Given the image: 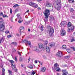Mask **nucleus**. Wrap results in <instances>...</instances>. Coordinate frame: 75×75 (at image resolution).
<instances>
[{"label":"nucleus","instance_id":"2f4dec72","mask_svg":"<svg viewBox=\"0 0 75 75\" xmlns=\"http://www.w3.org/2000/svg\"><path fill=\"white\" fill-rule=\"evenodd\" d=\"M62 48L63 49H64V50L65 49H66V48H67V46L66 45H64L62 46Z\"/></svg>","mask_w":75,"mask_h":75},{"label":"nucleus","instance_id":"f704fd0d","mask_svg":"<svg viewBox=\"0 0 75 75\" xmlns=\"http://www.w3.org/2000/svg\"><path fill=\"white\" fill-rule=\"evenodd\" d=\"M40 29L41 31H44V28H43V25H42L40 28Z\"/></svg>","mask_w":75,"mask_h":75},{"label":"nucleus","instance_id":"cd10ccee","mask_svg":"<svg viewBox=\"0 0 75 75\" xmlns=\"http://www.w3.org/2000/svg\"><path fill=\"white\" fill-rule=\"evenodd\" d=\"M2 75H5L4 71H5V69H4V68H2Z\"/></svg>","mask_w":75,"mask_h":75},{"label":"nucleus","instance_id":"603ef678","mask_svg":"<svg viewBox=\"0 0 75 75\" xmlns=\"http://www.w3.org/2000/svg\"><path fill=\"white\" fill-rule=\"evenodd\" d=\"M7 38H10V37H11V35H8L7 36Z\"/></svg>","mask_w":75,"mask_h":75},{"label":"nucleus","instance_id":"338daca9","mask_svg":"<svg viewBox=\"0 0 75 75\" xmlns=\"http://www.w3.org/2000/svg\"><path fill=\"white\" fill-rule=\"evenodd\" d=\"M29 10H28L27 11H26L25 13H28L29 12Z\"/></svg>","mask_w":75,"mask_h":75},{"label":"nucleus","instance_id":"69168bd1","mask_svg":"<svg viewBox=\"0 0 75 75\" xmlns=\"http://www.w3.org/2000/svg\"><path fill=\"white\" fill-rule=\"evenodd\" d=\"M30 59H31V58H30V57H29V58L28 59L29 61H30Z\"/></svg>","mask_w":75,"mask_h":75},{"label":"nucleus","instance_id":"37998d69","mask_svg":"<svg viewBox=\"0 0 75 75\" xmlns=\"http://www.w3.org/2000/svg\"><path fill=\"white\" fill-rule=\"evenodd\" d=\"M71 42H73V41H75V39H74V38H72V39L71 40Z\"/></svg>","mask_w":75,"mask_h":75},{"label":"nucleus","instance_id":"9b49d317","mask_svg":"<svg viewBox=\"0 0 75 75\" xmlns=\"http://www.w3.org/2000/svg\"><path fill=\"white\" fill-rule=\"evenodd\" d=\"M74 27L73 25H72V23L70 22H68L67 25V27H68V28H69V27L71 28V27Z\"/></svg>","mask_w":75,"mask_h":75},{"label":"nucleus","instance_id":"6ab92c4d","mask_svg":"<svg viewBox=\"0 0 75 75\" xmlns=\"http://www.w3.org/2000/svg\"><path fill=\"white\" fill-rule=\"evenodd\" d=\"M55 69L56 71L59 72V71H61V70H60V69L59 68V67H57L56 68H55V69Z\"/></svg>","mask_w":75,"mask_h":75},{"label":"nucleus","instance_id":"79ce46f5","mask_svg":"<svg viewBox=\"0 0 75 75\" xmlns=\"http://www.w3.org/2000/svg\"><path fill=\"white\" fill-rule=\"evenodd\" d=\"M69 3H73L74 1V0H69Z\"/></svg>","mask_w":75,"mask_h":75},{"label":"nucleus","instance_id":"4d7b16f0","mask_svg":"<svg viewBox=\"0 0 75 75\" xmlns=\"http://www.w3.org/2000/svg\"><path fill=\"white\" fill-rule=\"evenodd\" d=\"M11 21H12V22H13V17H12L11 18Z\"/></svg>","mask_w":75,"mask_h":75},{"label":"nucleus","instance_id":"c85d7f7f","mask_svg":"<svg viewBox=\"0 0 75 75\" xmlns=\"http://www.w3.org/2000/svg\"><path fill=\"white\" fill-rule=\"evenodd\" d=\"M71 57V56L70 55H68V56H65L64 57L65 58H66V59H68V58H69Z\"/></svg>","mask_w":75,"mask_h":75},{"label":"nucleus","instance_id":"49530a36","mask_svg":"<svg viewBox=\"0 0 75 75\" xmlns=\"http://www.w3.org/2000/svg\"><path fill=\"white\" fill-rule=\"evenodd\" d=\"M12 13H13V10L12 9H10V13L11 14H12Z\"/></svg>","mask_w":75,"mask_h":75},{"label":"nucleus","instance_id":"f3484780","mask_svg":"<svg viewBox=\"0 0 75 75\" xmlns=\"http://www.w3.org/2000/svg\"><path fill=\"white\" fill-rule=\"evenodd\" d=\"M49 45L50 47H51L52 46H54V45H55V43L54 42L51 43L49 44Z\"/></svg>","mask_w":75,"mask_h":75},{"label":"nucleus","instance_id":"a19ab883","mask_svg":"<svg viewBox=\"0 0 75 75\" xmlns=\"http://www.w3.org/2000/svg\"><path fill=\"white\" fill-rule=\"evenodd\" d=\"M48 41H47L46 40L45 41V45H47V44H48Z\"/></svg>","mask_w":75,"mask_h":75},{"label":"nucleus","instance_id":"aec40b11","mask_svg":"<svg viewBox=\"0 0 75 75\" xmlns=\"http://www.w3.org/2000/svg\"><path fill=\"white\" fill-rule=\"evenodd\" d=\"M20 30L19 31V32H20V33H21V32L22 31L21 30H24V26H21L20 27Z\"/></svg>","mask_w":75,"mask_h":75},{"label":"nucleus","instance_id":"473e14b6","mask_svg":"<svg viewBox=\"0 0 75 75\" xmlns=\"http://www.w3.org/2000/svg\"><path fill=\"white\" fill-rule=\"evenodd\" d=\"M11 44H13V45H14L15 46L17 45V43H16V42H12L11 43Z\"/></svg>","mask_w":75,"mask_h":75},{"label":"nucleus","instance_id":"6e6552de","mask_svg":"<svg viewBox=\"0 0 75 75\" xmlns=\"http://www.w3.org/2000/svg\"><path fill=\"white\" fill-rule=\"evenodd\" d=\"M66 34V32L64 30H62L61 32V35L62 36H64Z\"/></svg>","mask_w":75,"mask_h":75},{"label":"nucleus","instance_id":"5701e85b","mask_svg":"<svg viewBox=\"0 0 75 75\" xmlns=\"http://www.w3.org/2000/svg\"><path fill=\"white\" fill-rule=\"evenodd\" d=\"M26 44H28L29 45H31V42L30 41H28V40H27V42Z\"/></svg>","mask_w":75,"mask_h":75},{"label":"nucleus","instance_id":"8fccbe9b","mask_svg":"<svg viewBox=\"0 0 75 75\" xmlns=\"http://www.w3.org/2000/svg\"><path fill=\"white\" fill-rule=\"evenodd\" d=\"M17 52L19 55L21 56V53L20 52H19L18 51H17Z\"/></svg>","mask_w":75,"mask_h":75},{"label":"nucleus","instance_id":"412c9836","mask_svg":"<svg viewBox=\"0 0 75 75\" xmlns=\"http://www.w3.org/2000/svg\"><path fill=\"white\" fill-rule=\"evenodd\" d=\"M33 7L34 8H37V7H38V6H37V5L36 4L34 3L33 4Z\"/></svg>","mask_w":75,"mask_h":75},{"label":"nucleus","instance_id":"b1692460","mask_svg":"<svg viewBox=\"0 0 75 75\" xmlns=\"http://www.w3.org/2000/svg\"><path fill=\"white\" fill-rule=\"evenodd\" d=\"M8 73H9V75H13L12 74V71L9 70H8Z\"/></svg>","mask_w":75,"mask_h":75},{"label":"nucleus","instance_id":"2eb2a0df","mask_svg":"<svg viewBox=\"0 0 75 75\" xmlns=\"http://www.w3.org/2000/svg\"><path fill=\"white\" fill-rule=\"evenodd\" d=\"M20 18H19V20L18 21V23L19 24H21L23 21V20L22 19L21 16H20Z\"/></svg>","mask_w":75,"mask_h":75},{"label":"nucleus","instance_id":"0eeeda50","mask_svg":"<svg viewBox=\"0 0 75 75\" xmlns=\"http://www.w3.org/2000/svg\"><path fill=\"white\" fill-rule=\"evenodd\" d=\"M69 28L67 30V31L69 33H71V31L74 30V27L71 26V28Z\"/></svg>","mask_w":75,"mask_h":75},{"label":"nucleus","instance_id":"f8f14e48","mask_svg":"<svg viewBox=\"0 0 75 75\" xmlns=\"http://www.w3.org/2000/svg\"><path fill=\"white\" fill-rule=\"evenodd\" d=\"M63 73V75H67L68 74V71L66 70L63 69L62 70Z\"/></svg>","mask_w":75,"mask_h":75},{"label":"nucleus","instance_id":"f03ea898","mask_svg":"<svg viewBox=\"0 0 75 75\" xmlns=\"http://www.w3.org/2000/svg\"><path fill=\"white\" fill-rule=\"evenodd\" d=\"M0 23H1V24L0 25V31H2L5 29V26L4 25L3 22L0 21Z\"/></svg>","mask_w":75,"mask_h":75},{"label":"nucleus","instance_id":"4468645a","mask_svg":"<svg viewBox=\"0 0 75 75\" xmlns=\"http://www.w3.org/2000/svg\"><path fill=\"white\" fill-rule=\"evenodd\" d=\"M12 68L13 71H14L15 72H17V69H16V65H12Z\"/></svg>","mask_w":75,"mask_h":75},{"label":"nucleus","instance_id":"0e129e2a","mask_svg":"<svg viewBox=\"0 0 75 75\" xmlns=\"http://www.w3.org/2000/svg\"><path fill=\"white\" fill-rule=\"evenodd\" d=\"M28 31H30L31 30L30 29H28Z\"/></svg>","mask_w":75,"mask_h":75},{"label":"nucleus","instance_id":"58836bf2","mask_svg":"<svg viewBox=\"0 0 75 75\" xmlns=\"http://www.w3.org/2000/svg\"><path fill=\"white\" fill-rule=\"evenodd\" d=\"M50 20H54V16H51L50 17Z\"/></svg>","mask_w":75,"mask_h":75},{"label":"nucleus","instance_id":"a878e982","mask_svg":"<svg viewBox=\"0 0 75 75\" xmlns=\"http://www.w3.org/2000/svg\"><path fill=\"white\" fill-rule=\"evenodd\" d=\"M54 69L59 67V65L57 63L55 64L54 65Z\"/></svg>","mask_w":75,"mask_h":75},{"label":"nucleus","instance_id":"de8ad7c7","mask_svg":"<svg viewBox=\"0 0 75 75\" xmlns=\"http://www.w3.org/2000/svg\"><path fill=\"white\" fill-rule=\"evenodd\" d=\"M12 52H16V50L15 49H13L12 50Z\"/></svg>","mask_w":75,"mask_h":75},{"label":"nucleus","instance_id":"dca6fc26","mask_svg":"<svg viewBox=\"0 0 75 75\" xmlns=\"http://www.w3.org/2000/svg\"><path fill=\"white\" fill-rule=\"evenodd\" d=\"M33 51H40L38 47H35L33 48Z\"/></svg>","mask_w":75,"mask_h":75},{"label":"nucleus","instance_id":"774afa93","mask_svg":"<svg viewBox=\"0 0 75 75\" xmlns=\"http://www.w3.org/2000/svg\"><path fill=\"white\" fill-rule=\"evenodd\" d=\"M21 67L23 68V64H21Z\"/></svg>","mask_w":75,"mask_h":75},{"label":"nucleus","instance_id":"423d86ee","mask_svg":"<svg viewBox=\"0 0 75 75\" xmlns=\"http://www.w3.org/2000/svg\"><path fill=\"white\" fill-rule=\"evenodd\" d=\"M54 2L56 5L61 4V0H54Z\"/></svg>","mask_w":75,"mask_h":75},{"label":"nucleus","instance_id":"bf43d9fd","mask_svg":"<svg viewBox=\"0 0 75 75\" xmlns=\"http://www.w3.org/2000/svg\"><path fill=\"white\" fill-rule=\"evenodd\" d=\"M16 35L17 36H20V35L18 33L16 34Z\"/></svg>","mask_w":75,"mask_h":75},{"label":"nucleus","instance_id":"e2e57ef3","mask_svg":"<svg viewBox=\"0 0 75 75\" xmlns=\"http://www.w3.org/2000/svg\"><path fill=\"white\" fill-rule=\"evenodd\" d=\"M71 17H72V18H75V17H74V16H71Z\"/></svg>","mask_w":75,"mask_h":75},{"label":"nucleus","instance_id":"393cba45","mask_svg":"<svg viewBox=\"0 0 75 75\" xmlns=\"http://www.w3.org/2000/svg\"><path fill=\"white\" fill-rule=\"evenodd\" d=\"M9 62H11L12 67V65H13V64L14 63V62L13 60H9Z\"/></svg>","mask_w":75,"mask_h":75},{"label":"nucleus","instance_id":"7ed1b4c3","mask_svg":"<svg viewBox=\"0 0 75 75\" xmlns=\"http://www.w3.org/2000/svg\"><path fill=\"white\" fill-rule=\"evenodd\" d=\"M44 14L45 16V17L47 18L48 16H49V15L50 14V10L46 9L45 10V12L44 13Z\"/></svg>","mask_w":75,"mask_h":75},{"label":"nucleus","instance_id":"bb28decb","mask_svg":"<svg viewBox=\"0 0 75 75\" xmlns=\"http://www.w3.org/2000/svg\"><path fill=\"white\" fill-rule=\"evenodd\" d=\"M46 70V68L45 67H43L42 69V72H45V70Z\"/></svg>","mask_w":75,"mask_h":75},{"label":"nucleus","instance_id":"13d9d810","mask_svg":"<svg viewBox=\"0 0 75 75\" xmlns=\"http://www.w3.org/2000/svg\"><path fill=\"white\" fill-rule=\"evenodd\" d=\"M5 33L6 34H7V33H9V31H6L5 32Z\"/></svg>","mask_w":75,"mask_h":75},{"label":"nucleus","instance_id":"e433bc0d","mask_svg":"<svg viewBox=\"0 0 75 75\" xmlns=\"http://www.w3.org/2000/svg\"><path fill=\"white\" fill-rule=\"evenodd\" d=\"M3 41H4V40H3V38H2L0 40V44H1V42H3Z\"/></svg>","mask_w":75,"mask_h":75},{"label":"nucleus","instance_id":"864d4df0","mask_svg":"<svg viewBox=\"0 0 75 75\" xmlns=\"http://www.w3.org/2000/svg\"><path fill=\"white\" fill-rule=\"evenodd\" d=\"M15 61H17V59L16 57H15Z\"/></svg>","mask_w":75,"mask_h":75},{"label":"nucleus","instance_id":"4c0bfd02","mask_svg":"<svg viewBox=\"0 0 75 75\" xmlns=\"http://www.w3.org/2000/svg\"><path fill=\"white\" fill-rule=\"evenodd\" d=\"M34 4V3L33 2H30L29 3V5L30 6H33V4Z\"/></svg>","mask_w":75,"mask_h":75},{"label":"nucleus","instance_id":"09e8293b","mask_svg":"<svg viewBox=\"0 0 75 75\" xmlns=\"http://www.w3.org/2000/svg\"><path fill=\"white\" fill-rule=\"evenodd\" d=\"M23 61V58L21 57H20V61L21 62Z\"/></svg>","mask_w":75,"mask_h":75},{"label":"nucleus","instance_id":"1a4fd4ad","mask_svg":"<svg viewBox=\"0 0 75 75\" xmlns=\"http://www.w3.org/2000/svg\"><path fill=\"white\" fill-rule=\"evenodd\" d=\"M38 45L39 47V48L40 49H42L43 50H44V47H43V45L41 43H39L38 44Z\"/></svg>","mask_w":75,"mask_h":75},{"label":"nucleus","instance_id":"a18cd8bd","mask_svg":"<svg viewBox=\"0 0 75 75\" xmlns=\"http://www.w3.org/2000/svg\"><path fill=\"white\" fill-rule=\"evenodd\" d=\"M20 14H17V17H18V18H20V17H21V16H20Z\"/></svg>","mask_w":75,"mask_h":75},{"label":"nucleus","instance_id":"6e6d98bb","mask_svg":"<svg viewBox=\"0 0 75 75\" xmlns=\"http://www.w3.org/2000/svg\"><path fill=\"white\" fill-rule=\"evenodd\" d=\"M2 16H3V17H4V18L6 17V15L4 14Z\"/></svg>","mask_w":75,"mask_h":75},{"label":"nucleus","instance_id":"20e7f679","mask_svg":"<svg viewBox=\"0 0 75 75\" xmlns=\"http://www.w3.org/2000/svg\"><path fill=\"white\" fill-rule=\"evenodd\" d=\"M60 25L61 27H65L67 25V22L65 21L62 22L60 23Z\"/></svg>","mask_w":75,"mask_h":75},{"label":"nucleus","instance_id":"9d476101","mask_svg":"<svg viewBox=\"0 0 75 75\" xmlns=\"http://www.w3.org/2000/svg\"><path fill=\"white\" fill-rule=\"evenodd\" d=\"M56 55L58 57H61L62 56V52L61 51L58 52L57 54Z\"/></svg>","mask_w":75,"mask_h":75},{"label":"nucleus","instance_id":"ea45409f","mask_svg":"<svg viewBox=\"0 0 75 75\" xmlns=\"http://www.w3.org/2000/svg\"><path fill=\"white\" fill-rule=\"evenodd\" d=\"M67 51L68 53H71V50H70V49H68L67 50Z\"/></svg>","mask_w":75,"mask_h":75},{"label":"nucleus","instance_id":"c756f323","mask_svg":"<svg viewBox=\"0 0 75 75\" xmlns=\"http://www.w3.org/2000/svg\"><path fill=\"white\" fill-rule=\"evenodd\" d=\"M22 43H25L26 44V43H27V40H22Z\"/></svg>","mask_w":75,"mask_h":75},{"label":"nucleus","instance_id":"f257e3e1","mask_svg":"<svg viewBox=\"0 0 75 75\" xmlns=\"http://www.w3.org/2000/svg\"><path fill=\"white\" fill-rule=\"evenodd\" d=\"M48 35L51 37L53 35V34L54 33V28L49 26L48 28Z\"/></svg>","mask_w":75,"mask_h":75},{"label":"nucleus","instance_id":"680f3d73","mask_svg":"<svg viewBox=\"0 0 75 75\" xmlns=\"http://www.w3.org/2000/svg\"><path fill=\"white\" fill-rule=\"evenodd\" d=\"M35 64H37V60H35Z\"/></svg>","mask_w":75,"mask_h":75},{"label":"nucleus","instance_id":"72a5a7b5","mask_svg":"<svg viewBox=\"0 0 75 75\" xmlns=\"http://www.w3.org/2000/svg\"><path fill=\"white\" fill-rule=\"evenodd\" d=\"M70 11L71 12H72L74 11V9L72 8H70Z\"/></svg>","mask_w":75,"mask_h":75},{"label":"nucleus","instance_id":"7c9ffc66","mask_svg":"<svg viewBox=\"0 0 75 75\" xmlns=\"http://www.w3.org/2000/svg\"><path fill=\"white\" fill-rule=\"evenodd\" d=\"M45 18L44 19V21H48V16H47V17L46 18L45 17Z\"/></svg>","mask_w":75,"mask_h":75},{"label":"nucleus","instance_id":"39448f33","mask_svg":"<svg viewBox=\"0 0 75 75\" xmlns=\"http://www.w3.org/2000/svg\"><path fill=\"white\" fill-rule=\"evenodd\" d=\"M61 4L56 5H55V8L57 10H60L61 9Z\"/></svg>","mask_w":75,"mask_h":75},{"label":"nucleus","instance_id":"3c124183","mask_svg":"<svg viewBox=\"0 0 75 75\" xmlns=\"http://www.w3.org/2000/svg\"><path fill=\"white\" fill-rule=\"evenodd\" d=\"M24 24L25 25H28V22H25L24 23Z\"/></svg>","mask_w":75,"mask_h":75},{"label":"nucleus","instance_id":"a211bd4d","mask_svg":"<svg viewBox=\"0 0 75 75\" xmlns=\"http://www.w3.org/2000/svg\"><path fill=\"white\" fill-rule=\"evenodd\" d=\"M46 50L47 51V52H49L50 51V48L49 47H48L47 46L46 47Z\"/></svg>","mask_w":75,"mask_h":75},{"label":"nucleus","instance_id":"c9c22d12","mask_svg":"<svg viewBox=\"0 0 75 75\" xmlns=\"http://www.w3.org/2000/svg\"><path fill=\"white\" fill-rule=\"evenodd\" d=\"M18 7H19V6H20L18 5V4H15L13 6V7L15 8V7H18Z\"/></svg>","mask_w":75,"mask_h":75},{"label":"nucleus","instance_id":"ddd939ff","mask_svg":"<svg viewBox=\"0 0 75 75\" xmlns=\"http://www.w3.org/2000/svg\"><path fill=\"white\" fill-rule=\"evenodd\" d=\"M46 6L48 7H52V9H53V6L52 5V4L51 3H48L46 4Z\"/></svg>","mask_w":75,"mask_h":75},{"label":"nucleus","instance_id":"c03bdc74","mask_svg":"<svg viewBox=\"0 0 75 75\" xmlns=\"http://www.w3.org/2000/svg\"><path fill=\"white\" fill-rule=\"evenodd\" d=\"M71 49H73V50L74 51H75V48L74 47H71Z\"/></svg>","mask_w":75,"mask_h":75},{"label":"nucleus","instance_id":"052dcab7","mask_svg":"<svg viewBox=\"0 0 75 75\" xmlns=\"http://www.w3.org/2000/svg\"><path fill=\"white\" fill-rule=\"evenodd\" d=\"M0 16H3V12H1L0 13Z\"/></svg>","mask_w":75,"mask_h":75},{"label":"nucleus","instance_id":"4be33fe9","mask_svg":"<svg viewBox=\"0 0 75 75\" xmlns=\"http://www.w3.org/2000/svg\"><path fill=\"white\" fill-rule=\"evenodd\" d=\"M28 68H29L30 69H33V66L31 65H28Z\"/></svg>","mask_w":75,"mask_h":75},{"label":"nucleus","instance_id":"5fc2aeb1","mask_svg":"<svg viewBox=\"0 0 75 75\" xmlns=\"http://www.w3.org/2000/svg\"><path fill=\"white\" fill-rule=\"evenodd\" d=\"M43 58H44V59H46L47 58V57L45 56H43Z\"/></svg>","mask_w":75,"mask_h":75}]
</instances>
